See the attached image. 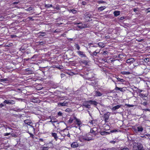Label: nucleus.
Masks as SVG:
<instances>
[{
  "instance_id": "1",
  "label": "nucleus",
  "mask_w": 150,
  "mask_h": 150,
  "mask_svg": "<svg viewBox=\"0 0 150 150\" xmlns=\"http://www.w3.org/2000/svg\"><path fill=\"white\" fill-rule=\"evenodd\" d=\"M79 140L81 142H83L85 141H89L90 140H92L93 139H89L88 137L84 136H80L79 138Z\"/></svg>"
},
{
  "instance_id": "2",
  "label": "nucleus",
  "mask_w": 150,
  "mask_h": 150,
  "mask_svg": "<svg viewBox=\"0 0 150 150\" xmlns=\"http://www.w3.org/2000/svg\"><path fill=\"white\" fill-rule=\"evenodd\" d=\"M77 53L81 58L87 57L86 54L84 52L82 51H78L77 52Z\"/></svg>"
},
{
  "instance_id": "3",
  "label": "nucleus",
  "mask_w": 150,
  "mask_h": 150,
  "mask_svg": "<svg viewBox=\"0 0 150 150\" xmlns=\"http://www.w3.org/2000/svg\"><path fill=\"white\" fill-rule=\"evenodd\" d=\"M110 116V113L108 112H107L105 114L103 115V117L104 118V121L105 122H107V120L109 118Z\"/></svg>"
},
{
  "instance_id": "4",
  "label": "nucleus",
  "mask_w": 150,
  "mask_h": 150,
  "mask_svg": "<svg viewBox=\"0 0 150 150\" xmlns=\"http://www.w3.org/2000/svg\"><path fill=\"white\" fill-rule=\"evenodd\" d=\"M78 25L77 27L80 29H82L87 27V25L85 24H82L81 23H76Z\"/></svg>"
},
{
  "instance_id": "5",
  "label": "nucleus",
  "mask_w": 150,
  "mask_h": 150,
  "mask_svg": "<svg viewBox=\"0 0 150 150\" xmlns=\"http://www.w3.org/2000/svg\"><path fill=\"white\" fill-rule=\"evenodd\" d=\"M59 106H68V102L64 101L63 103H58Z\"/></svg>"
},
{
  "instance_id": "6",
  "label": "nucleus",
  "mask_w": 150,
  "mask_h": 150,
  "mask_svg": "<svg viewBox=\"0 0 150 150\" xmlns=\"http://www.w3.org/2000/svg\"><path fill=\"white\" fill-rule=\"evenodd\" d=\"M4 103H6L7 104H13L15 103V102L13 100H5L4 102Z\"/></svg>"
},
{
  "instance_id": "7",
  "label": "nucleus",
  "mask_w": 150,
  "mask_h": 150,
  "mask_svg": "<svg viewBox=\"0 0 150 150\" xmlns=\"http://www.w3.org/2000/svg\"><path fill=\"white\" fill-rule=\"evenodd\" d=\"M135 61V60L134 58H131L127 60V63L128 64L130 65L132 63Z\"/></svg>"
},
{
  "instance_id": "8",
  "label": "nucleus",
  "mask_w": 150,
  "mask_h": 150,
  "mask_svg": "<svg viewBox=\"0 0 150 150\" xmlns=\"http://www.w3.org/2000/svg\"><path fill=\"white\" fill-rule=\"evenodd\" d=\"M87 103H90L91 104L93 105H96L98 103L95 101H93L92 100H90L87 102Z\"/></svg>"
},
{
  "instance_id": "9",
  "label": "nucleus",
  "mask_w": 150,
  "mask_h": 150,
  "mask_svg": "<svg viewBox=\"0 0 150 150\" xmlns=\"http://www.w3.org/2000/svg\"><path fill=\"white\" fill-rule=\"evenodd\" d=\"M121 105H118L114 107H113L112 108H111V109L112 110L115 111L117 109L121 107Z\"/></svg>"
},
{
  "instance_id": "10",
  "label": "nucleus",
  "mask_w": 150,
  "mask_h": 150,
  "mask_svg": "<svg viewBox=\"0 0 150 150\" xmlns=\"http://www.w3.org/2000/svg\"><path fill=\"white\" fill-rule=\"evenodd\" d=\"M78 144L77 142H73L71 144V146L72 148H75L78 147Z\"/></svg>"
},
{
  "instance_id": "11",
  "label": "nucleus",
  "mask_w": 150,
  "mask_h": 150,
  "mask_svg": "<svg viewBox=\"0 0 150 150\" xmlns=\"http://www.w3.org/2000/svg\"><path fill=\"white\" fill-rule=\"evenodd\" d=\"M97 128L96 127H94L92 129H91L90 132L91 133L93 134L94 135L96 134L95 130H96Z\"/></svg>"
},
{
  "instance_id": "12",
  "label": "nucleus",
  "mask_w": 150,
  "mask_h": 150,
  "mask_svg": "<svg viewBox=\"0 0 150 150\" xmlns=\"http://www.w3.org/2000/svg\"><path fill=\"white\" fill-rule=\"evenodd\" d=\"M52 137H54V139L56 141L58 139V137L57 134L55 133H52Z\"/></svg>"
},
{
  "instance_id": "13",
  "label": "nucleus",
  "mask_w": 150,
  "mask_h": 150,
  "mask_svg": "<svg viewBox=\"0 0 150 150\" xmlns=\"http://www.w3.org/2000/svg\"><path fill=\"white\" fill-rule=\"evenodd\" d=\"M115 16H117L120 14V11H115L113 13Z\"/></svg>"
},
{
  "instance_id": "14",
  "label": "nucleus",
  "mask_w": 150,
  "mask_h": 150,
  "mask_svg": "<svg viewBox=\"0 0 150 150\" xmlns=\"http://www.w3.org/2000/svg\"><path fill=\"white\" fill-rule=\"evenodd\" d=\"M98 45L99 47H100L101 48H103L105 46L103 42H99L98 43Z\"/></svg>"
},
{
  "instance_id": "15",
  "label": "nucleus",
  "mask_w": 150,
  "mask_h": 150,
  "mask_svg": "<svg viewBox=\"0 0 150 150\" xmlns=\"http://www.w3.org/2000/svg\"><path fill=\"white\" fill-rule=\"evenodd\" d=\"M137 131L138 132H142L143 130V128L141 126H139L137 127Z\"/></svg>"
},
{
  "instance_id": "16",
  "label": "nucleus",
  "mask_w": 150,
  "mask_h": 150,
  "mask_svg": "<svg viewBox=\"0 0 150 150\" xmlns=\"http://www.w3.org/2000/svg\"><path fill=\"white\" fill-rule=\"evenodd\" d=\"M115 90L116 91L120 90V91H121V92H123V91H124L123 90V89L122 88H119V87H117V86H116V87L115 89Z\"/></svg>"
},
{
  "instance_id": "17",
  "label": "nucleus",
  "mask_w": 150,
  "mask_h": 150,
  "mask_svg": "<svg viewBox=\"0 0 150 150\" xmlns=\"http://www.w3.org/2000/svg\"><path fill=\"white\" fill-rule=\"evenodd\" d=\"M137 147L138 150H140L143 147V146L142 144L139 143V144H138V146H137Z\"/></svg>"
},
{
  "instance_id": "18",
  "label": "nucleus",
  "mask_w": 150,
  "mask_h": 150,
  "mask_svg": "<svg viewBox=\"0 0 150 150\" xmlns=\"http://www.w3.org/2000/svg\"><path fill=\"white\" fill-rule=\"evenodd\" d=\"M121 73L123 75H129L131 74V73L129 71H122Z\"/></svg>"
},
{
  "instance_id": "19",
  "label": "nucleus",
  "mask_w": 150,
  "mask_h": 150,
  "mask_svg": "<svg viewBox=\"0 0 150 150\" xmlns=\"http://www.w3.org/2000/svg\"><path fill=\"white\" fill-rule=\"evenodd\" d=\"M24 122L25 124H27L28 125H30L31 123V122L28 120H25Z\"/></svg>"
},
{
  "instance_id": "20",
  "label": "nucleus",
  "mask_w": 150,
  "mask_h": 150,
  "mask_svg": "<svg viewBox=\"0 0 150 150\" xmlns=\"http://www.w3.org/2000/svg\"><path fill=\"white\" fill-rule=\"evenodd\" d=\"M76 123L77 124L79 125L80 126V125L82 124L81 122V121L78 119H76Z\"/></svg>"
},
{
  "instance_id": "21",
  "label": "nucleus",
  "mask_w": 150,
  "mask_h": 150,
  "mask_svg": "<svg viewBox=\"0 0 150 150\" xmlns=\"http://www.w3.org/2000/svg\"><path fill=\"white\" fill-rule=\"evenodd\" d=\"M106 8L105 6H101L98 8V10L99 11H101L103 10Z\"/></svg>"
},
{
  "instance_id": "22",
  "label": "nucleus",
  "mask_w": 150,
  "mask_h": 150,
  "mask_svg": "<svg viewBox=\"0 0 150 150\" xmlns=\"http://www.w3.org/2000/svg\"><path fill=\"white\" fill-rule=\"evenodd\" d=\"M99 53V52H97L96 51L94 52L93 53L91 54V55H92L93 57L94 56H96L97 55V54Z\"/></svg>"
},
{
  "instance_id": "23",
  "label": "nucleus",
  "mask_w": 150,
  "mask_h": 150,
  "mask_svg": "<svg viewBox=\"0 0 150 150\" xmlns=\"http://www.w3.org/2000/svg\"><path fill=\"white\" fill-rule=\"evenodd\" d=\"M96 95L97 96H102V94L98 91H96Z\"/></svg>"
},
{
  "instance_id": "24",
  "label": "nucleus",
  "mask_w": 150,
  "mask_h": 150,
  "mask_svg": "<svg viewBox=\"0 0 150 150\" xmlns=\"http://www.w3.org/2000/svg\"><path fill=\"white\" fill-rule=\"evenodd\" d=\"M81 62L82 63H83V64L86 65H87L88 64V62H87V61L86 60H83V61H81Z\"/></svg>"
},
{
  "instance_id": "25",
  "label": "nucleus",
  "mask_w": 150,
  "mask_h": 150,
  "mask_svg": "<svg viewBox=\"0 0 150 150\" xmlns=\"http://www.w3.org/2000/svg\"><path fill=\"white\" fill-rule=\"evenodd\" d=\"M118 81H120V82H124L125 81V80L124 79H120L118 77H117L116 78Z\"/></svg>"
},
{
  "instance_id": "26",
  "label": "nucleus",
  "mask_w": 150,
  "mask_h": 150,
  "mask_svg": "<svg viewBox=\"0 0 150 150\" xmlns=\"http://www.w3.org/2000/svg\"><path fill=\"white\" fill-rule=\"evenodd\" d=\"M74 46L76 47L77 50H80V47L78 44H75L74 45Z\"/></svg>"
},
{
  "instance_id": "27",
  "label": "nucleus",
  "mask_w": 150,
  "mask_h": 150,
  "mask_svg": "<svg viewBox=\"0 0 150 150\" xmlns=\"http://www.w3.org/2000/svg\"><path fill=\"white\" fill-rule=\"evenodd\" d=\"M37 43H38V45H42L45 44V42L42 41L37 42Z\"/></svg>"
},
{
  "instance_id": "28",
  "label": "nucleus",
  "mask_w": 150,
  "mask_h": 150,
  "mask_svg": "<svg viewBox=\"0 0 150 150\" xmlns=\"http://www.w3.org/2000/svg\"><path fill=\"white\" fill-rule=\"evenodd\" d=\"M45 7L47 8H49L50 7H52L53 6L52 4H46L45 5Z\"/></svg>"
},
{
  "instance_id": "29",
  "label": "nucleus",
  "mask_w": 150,
  "mask_h": 150,
  "mask_svg": "<svg viewBox=\"0 0 150 150\" xmlns=\"http://www.w3.org/2000/svg\"><path fill=\"white\" fill-rule=\"evenodd\" d=\"M8 80L7 78H5L4 79H0V81L1 82L8 81Z\"/></svg>"
},
{
  "instance_id": "30",
  "label": "nucleus",
  "mask_w": 150,
  "mask_h": 150,
  "mask_svg": "<svg viewBox=\"0 0 150 150\" xmlns=\"http://www.w3.org/2000/svg\"><path fill=\"white\" fill-rule=\"evenodd\" d=\"M73 120V119H72V118L71 117H70V118L69 120L68 121L69 123L70 124H71V123H72Z\"/></svg>"
},
{
  "instance_id": "31",
  "label": "nucleus",
  "mask_w": 150,
  "mask_h": 150,
  "mask_svg": "<svg viewBox=\"0 0 150 150\" xmlns=\"http://www.w3.org/2000/svg\"><path fill=\"white\" fill-rule=\"evenodd\" d=\"M139 96L141 97H144L146 96L144 94L142 93H140L139 94Z\"/></svg>"
},
{
  "instance_id": "32",
  "label": "nucleus",
  "mask_w": 150,
  "mask_h": 150,
  "mask_svg": "<svg viewBox=\"0 0 150 150\" xmlns=\"http://www.w3.org/2000/svg\"><path fill=\"white\" fill-rule=\"evenodd\" d=\"M90 105L88 104L86 105V104H83V106L85 107L86 108H89V106Z\"/></svg>"
},
{
  "instance_id": "33",
  "label": "nucleus",
  "mask_w": 150,
  "mask_h": 150,
  "mask_svg": "<svg viewBox=\"0 0 150 150\" xmlns=\"http://www.w3.org/2000/svg\"><path fill=\"white\" fill-rule=\"evenodd\" d=\"M100 134L102 135H105V131L100 132Z\"/></svg>"
},
{
  "instance_id": "34",
  "label": "nucleus",
  "mask_w": 150,
  "mask_h": 150,
  "mask_svg": "<svg viewBox=\"0 0 150 150\" xmlns=\"http://www.w3.org/2000/svg\"><path fill=\"white\" fill-rule=\"evenodd\" d=\"M71 111V109L69 108H67L65 110V111L67 112H69Z\"/></svg>"
},
{
  "instance_id": "35",
  "label": "nucleus",
  "mask_w": 150,
  "mask_h": 150,
  "mask_svg": "<svg viewBox=\"0 0 150 150\" xmlns=\"http://www.w3.org/2000/svg\"><path fill=\"white\" fill-rule=\"evenodd\" d=\"M57 121H52V120H51L50 121V122H51L52 123V124L54 126H55V125H54V123H53L54 122H57Z\"/></svg>"
},
{
  "instance_id": "36",
  "label": "nucleus",
  "mask_w": 150,
  "mask_h": 150,
  "mask_svg": "<svg viewBox=\"0 0 150 150\" xmlns=\"http://www.w3.org/2000/svg\"><path fill=\"white\" fill-rule=\"evenodd\" d=\"M38 57V55L37 54H35L31 58V59H35Z\"/></svg>"
},
{
  "instance_id": "37",
  "label": "nucleus",
  "mask_w": 150,
  "mask_h": 150,
  "mask_svg": "<svg viewBox=\"0 0 150 150\" xmlns=\"http://www.w3.org/2000/svg\"><path fill=\"white\" fill-rule=\"evenodd\" d=\"M91 84L93 86H94V85L97 84V82L95 81H94V82H91Z\"/></svg>"
},
{
  "instance_id": "38",
  "label": "nucleus",
  "mask_w": 150,
  "mask_h": 150,
  "mask_svg": "<svg viewBox=\"0 0 150 150\" xmlns=\"http://www.w3.org/2000/svg\"><path fill=\"white\" fill-rule=\"evenodd\" d=\"M105 3V2L104 1H98V4L104 3Z\"/></svg>"
},
{
  "instance_id": "39",
  "label": "nucleus",
  "mask_w": 150,
  "mask_h": 150,
  "mask_svg": "<svg viewBox=\"0 0 150 150\" xmlns=\"http://www.w3.org/2000/svg\"><path fill=\"white\" fill-rule=\"evenodd\" d=\"M71 11L73 13H76V11L74 9L71 10Z\"/></svg>"
},
{
  "instance_id": "40",
  "label": "nucleus",
  "mask_w": 150,
  "mask_h": 150,
  "mask_svg": "<svg viewBox=\"0 0 150 150\" xmlns=\"http://www.w3.org/2000/svg\"><path fill=\"white\" fill-rule=\"evenodd\" d=\"M29 134H30V137H32L33 139L34 138V135L30 133H29Z\"/></svg>"
},
{
  "instance_id": "41",
  "label": "nucleus",
  "mask_w": 150,
  "mask_h": 150,
  "mask_svg": "<svg viewBox=\"0 0 150 150\" xmlns=\"http://www.w3.org/2000/svg\"><path fill=\"white\" fill-rule=\"evenodd\" d=\"M125 105H127L129 107H133L134 106L133 105H131L130 104H126Z\"/></svg>"
},
{
  "instance_id": "42",
  "label": "nucleus",
  "mask_w": 150,
  "mask_h": 150,
  "mask_svg": "<svg viewBox=\"0 0 150 150\" xmlns=\"http://www.w3.org/2000/svg\"><path fill=\"white\" fill-rule=\"evenodd\" d=\"M119 150H129V149L127 148H124Z\"/></svg>"
},
{
  "instance_id": "43",
  "label": "nucleus",
  "mask_w": 150,
  "mask_h": 150,
  "mask_svg": "<svg viewBox=\"0 0 150 150\" xmlns=\"http://www.w3.org/2000/svg\"><path fill=\"white\" fill-rule=\"evenodd\" d=\"M58 116H61L62 115V113L61 112L59 111L58 113Z\"/></svg>"
},
{
  "instance_id": "44",
  "label": "nucleus",
  "mask_w": 150,
  "mask_h": 150,
  "mask_svg": "<svg viewBox=\"0 0 150 150\" xmlns=\"http://www.w3.org/2000/svg\"><path fill=\"white\" fill-rule=\"evenodd\" d=\"M11 135H12V137H17V135L16 134H11Z\"/></svg>"
},
{
  "instance_id": "45",
  "label": "nucleus",
  "mask_w": 150,
  "mask_h": 150,
  "mask_svg": "<svg viewBox=\"0 0 150 150\" xmlns=\"http://www.w3.org/2000/svg\"><path fill=\"white\" fill-rule=\"evenodd\" d=\"M138 8H134L133 9V11L135 12H136V11H138Z\"/></svg>"
},
{
  "instance_id": "46",
  "label": "nucleus",
  "mask_w": 150,
  "mask_h": 150,
  "mask_svg": "<svg viewBox=\"0 0 150 150\" xmlns=\"http://www.w3.org/2000/svg\"><path fill=\"white\" fill-rule=\"evenodd\" d=\"M142 104H143L144 106H146L147 105V103L146 102H144L142 103Z\"/></svg>"
},
{
  "instance_id": "47",
  "label": "nucleus",
  "mask_w": 150,
  "mask_h": 150,
  "mask_svg": "<svg viewBox=\"0 0 150 150\" xmlns=\"http://www.w3.org/2000/svg\"><path fill=\"white\" fill-rule=\"evenodd\" d=\"M4 17L2 16H0V21H2L4 20Z\"/></svg>"
},
{
  "instance_id": "48",
  "label": "nucleus",
  "mask_w": 150,
  "mask_h": 150,
  "mask_svg": "<svg viewBox=\"0 0 150 150\" xmlns=\"http://www.w3.org/2000/svg\"><path fill=\"white\" fill-rule=\"evenodd\" d=\"M10 135H11V133H6L5 134L4 136H8Z\"/></svg>"
},
{
  "instance_id": "49",
  "label": "nucleus",
  "mask_w": 150,
  "mask_h": 150,
  "mask_svg": "<svg viewBox=\"0 0 150 150\" xmlns=\"http://www.w3.org/2000/svg\"><path fill=\"white\" fill-rule=\"evenodd\" d=\"M81 4L82 5H85L86 4V3L85 1H83Z\"/></svg>"
},
{
  "instance_id": "50",
  "label": "nucleus",
  "mask_w": 150,
  "mask_h": 150,
  "mask_svg": "<svg viewBox=\"0 0 150 150\" xmlns=\"http://www.w3.org/2000/svg\"><path fill=\"white\" fill-rule=\"evenodd\" d=\"M48 147H44L42 149V150H48Z\"/></svg>"
},
{
  "instance_id": "51",
  "label": "nucleus",
  "mask_w": 150,
  "mask_h": 150,
  "mask_svg": "<svg viewBox=\"0 0 150 150\" xmlns=\"http://www.w3.org/2000/svg\"><path fill=\"white\" fill-rule=\"evenodd\" d=\"M143 110H144L145 111H149L150 112V110L149 109H142Z\"/></svg>"
},
{
  "instance_id": "52",
  "label": "nucleus",
  "mask_w": 150,
  "mask_h": 150,
  "mask_svg": "<svg viewBox=\"0 0 150 150\" xmlns=\"http://www.w3.org/2000/svg\"><path fill=\"white\" fill-rule=\"evenodd\" d=\"M116 142V141H111L110 142V143H111L113 144H114Z\"/></svg>"
},
{
  "instance_id": "53",
  "label": "nucleus",
  "mask_w": 150,
  "mask_h": 150,
  "mask_svg": "<svg viewBox=\"0 0 150 150\" xmlns=\"http://www.w3.org/2000/svg\"><path fill=\"white\" fill-rule=\"evenodd\" d=\"M117 131V130L116 129H114L112 130H111L110 131L111 132H116Z\"/></svg>"
},
{
  "instance_id": "54",
  "label": "nucleus",
  "mask_w": 150,
  "mask_h": 150,
  "mask_svg": "<svg viewBox=\"0 0 150 150\" xmlns=\"http://www.w3.org/2000/svg\"><path fill=\"white\" fill-rule=\"evenodd\" d=\"M123 55L122 54H120L119 55V57L121 58H123Z\"/></svg>"
},
{
  "instance_id": "55",
  "label": "nucleus",
  "mask_w": 150,
  "mask_h": 150,
  "mask_svg": "<svg viewBox=\"0 0 150 150\" xmlns=\"http://www.w3.org/2000/svg\"><path fill=\"white\" fill-rule=\"evenodd\" d=\"M5 105H4L3 103H1L0 104V108H1L3 106H4Z\"/></svg>"
},
{
  "instance_id": "56",
  "label": "nucleus",
  "mask_w": 150,
  "mask_h": 150,
  "mask_svg": "<svg viewBox=\"0 0 150 150\" xmlns=\"http://www.w3.org/2000/svg\"><path fill=\"white\" fill-rule=\"evenodd\" d=\"M138 144H139V143H133V145L134 146H138Z\"/></svg>"
},
{
  "instance_id": "57",
  "label": "nucleus",
  "mask_w": 150,
  "mask_h": 150,
  "mask_svg": "<svg viewBox=\"0 0 150 150\" xmlns=\"http://www.w3.org/2000/svg\"><path fill=\"white\" fill-rule=\"evenodd\" d=\"M45 33H41V35L42 36H44L45 35Z\"/></svg>"
},
{
  "instance_id": "58",
  "label": "nucleus",
  "mask_w": 150,
  "mask_h": 150,
  "mask_svg": "<svg viewBox=\"0 0 150 150\" xmlns=\"http://www.w3.org/2000/svg\"><path fill=\"white\" fill-rule=\"evenodd\" d=\"M149 59L148 58H146V59H145L144 60V61H145V62H146L147 61H149Z\"/></svg>"
},
{
  "instance_id": "59",
  "label": "nucleus",
  "mask_w": 150,
  "mask_h": 150,
  "mask_svg": "<svg viewBox=\"0 0 150 150\" xmlns=\"http://www.w3.org/2000/svg\"><path fill=\"white\" fill-rule=\"evenodd\" d=\"M110 133L108 132L105 131V135H107L110 134Z\"/></svg>"
},
{
  "instance_id": "60",
  "label": "nucleus",
  "mask_w": 150,
  "mask_h": 150,
  "mask_svg": "<svg viewBox=\"0 0 150 150\" xmlns=\"http://www.w3.org/2000/svg\"><path fill=\"white\" fill-rule=\"evenodd\" d=\"M25 50V48H24V47H21V50Z\"/></svg>"
},
{
  "instance_id": "61",
  "label": "nucleus",
  "mask_w": 150,
  "mask_h": 150,
  "mask_svg": "<svg viewBox=\"0 0 150 150\" xmlns=\"http://www.w3.org/2000/svg\"><path fill=\"white\" fill-rule=\"evenodd\" d=\"M124 18V17H121L120 18V20H123Z\"/></svg>"
},
{
  "instance_id": "62",
  "label": "nucleus",
  "mask_w": 150,
  "mask_h": 150,
  "mask_svg": "<svg viewBox=\"0 0 150 150\" xmlns=\"http://www.w3.org/2000/svg\"><path fill=\"white\" fill-rule=\"evenodd\" d=\"M59 31V30L57 29H56L54 31V33H57Z\"/></svg>"
},
{
  "instance_id": "63",
  "label": "nucleus",
  "mask_w": 150,
  "mask_h": 150,
  "mask_svg": "<svg viewBox=\"0 0 150 150\" xmlns=\"http://www.w3.org/2000/svg\"><path fill=\"white\" fill-rule=\"evenodd\" d=\"M34 101L33 100L32 102H34V103H38L37 101H36V100H35V99H34Z\"/></svg>"
},
{
  "instance_id": "64",
  "label": "nucleus",
  "mask_w": 150,
  "mask_h": 150,
  "mask_svg": "<svg viewBox=\"0 0 150 150\" xmlns=\"http://www.w3.org/2000/svg\"><path fill=\"white\" fill-rule=\"evenodd\" d=\"M107 51H104L103 52V54H107Z\"/></svg>"
}]
</instances>
